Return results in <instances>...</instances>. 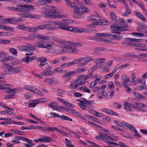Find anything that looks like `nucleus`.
I'll use <instances>...</instances> for the list:
<instances>
[{
    "mask_svg": "<svg viewBox=\"0 0 147 147\" xmlns=\"http://www.w3.org/2000/svg\"><path fill=\"white\" fill-rule=\"evenodd\" d=\"M110 35H111L107 33H105L104 34L97 33L95 34V35L96 36L104 37L109 36Z\"/></svg>",
    "mask_w": 147,
    "mask_h": 147,
    "instance_id": "obj_42",
    "label": "nucleus"
},
{
    "mask_svg": "<svg viewBox=\"0 0 147 147\" xmlns=\"http://www.w3.org/2000/svg\"><path fill=\"white\" fill-rule=\"evenodd\" d=\"M146 45L143 43H136V48H135L136 50H139L142 51H144Z\"/></svg>",
    "mask_w": 147,
    "mask_h": 147,
    "instance_id": "obj_20",
    "label": "nucleus"
},
{
    "mask_svg": "<svg viewBox=\"0 0 147 147\" xmlns=\"http://www.w3.org/2000/svg\"><path fill=\"white\" fill-rule=\"evenodd\" d=\"M125 126L128 128L131 131H136V129L134 127L131 125L127 123H125Z\"/></svg>",
    "mask_w": 147,
    "mask_h": 147,
    "instance_id": "obj_31",
    "label": "nucleus"
},
{
    "mask_svg": "<svg viewBox=\"0 0 147 147\" xmlns=\"http://www.w3.org/2000/svg\"><path fill=\"white\" fill-rule=\"evenodd\" d=\"M10 87L11 85L9 84H0V90L8 89Z\"/></svg>",
    "mask_w": 147,
    "mask_h": 147,
    "instance_id": "obj_38",
    "label": "nucleus"
},
{
    "mask_svg": "<svg viewBox=\"0 0 147 147\" xmlns=\"http://www.w3.org/2000/svg\"><path fill=\"white\" fill-rule=\"evenodd\" d=\"M121 78L124 81L129 82V78L128 76L124 75L121 76Z\"/></svg>",
    "mask_w": 147,
    "mask_h": 147,
    "instance_id": "obj_63",
    "label": "nucleus"
},
{
    "mask_svg": "<svg viewBox=\"0 0 147 147\" xmlns=\"http://www.w3.org/2000/svg\"><path fill=\"white\" fill-rule=\"evenodd\" d=\"M126 39L131 42H143V39H136L131 38H128Z\"/></svg>",
    "mask_w": 147,
    "mask_h": 147,
    "instance_id": "obj_28",
    "label": "nucleus"
},
{
    "mask_svg": "<svg viewBox=\"0 0 147 147\" xmlns=\"http://www.w3.org/2000/svg\"><path fill=\"white\" fill-rule=\"evenodd\" d=\"M10 33L6 32H0V36H10L11 35Z\"/></svg>",
    "mask_w": 147,
    "mask_h": 147,
    "instance_id": "obj_49",
    "label": "nucleus"
},
{
    "mask_svg": "<svg viewBox=\"0 0 147 147\" xmlns=\"http://www.w3.org/2000/svg\"><path fill=\"white\" fill-rule=\"evenodd\" d=\"M13 57L11 56L6 57L5 53L0 51V62H5L8 61L12 60Z\"/></svg>",
    "mask_w": 147,
    "mask_h": 147,
    "instance_id": "obj_11",
    "label": "nucleus"
},
{
    "mask_svg": "<svg viewBox=\"0 0 147 147\" xmlns=\"http://www.w3.org/2000/svg\"><path fill=\"white\" fill-rule=\"evenodd\" d=\"M125 21L124 18L119 19L118 22L120 24L119 26L115 24H113L110 26V27L112 29L111 30V32L112 33H119V31H127L128 30V26L125 24Z\"/></svg>",
    "mask_w": 147,
    "mask_h": 147,
    "instance_id": "obj_2",
    "label": "nucleus"
},
{
    "mask_svg": "<svg viewBox=\"0 0 147 147\" xmlns=\"http://www.w3.org/2000/svg\"><path fill=\"white\" fill-rule=\"evenodd\" d=\"M106 59L104 58H98L95 60V62L97 64H100V63H103L105 61Z\"/></svg>",
    "mask_w": 147,
    "mask_h": 147,
    "instance_id": "obj_43",
    "label": "nucleus"
},
{
    "mask_svg": "<svg viewBox=\"0 0 147 147\" xmlns=\"http://www.w3.org/2000/svg\"><path fill=\"white\" fill-rule=\"evenodd\" d=\"M93 17L95 19V20H94V22L101 20V19L100 18V16L98 13L96 15H93Z\"/></svg>",
    "mask_w": 147,
    "mask_h": 147,
    "instance_id": "obj_53",
    "label": "nucleus"
},
{
    "mask_svg": "<svg viewBox=\"0 0 147 147\" xmlns=\"http://www.w3.org/2000/svg\"><path fill=\"white\" fill-rule=\"evenodd\" d=\"M80 6L83 13H86L89 11L88 9L82 3H81Z\"/></svg>",
    "mask_w": 147,
    "mask_h": 147,
    "instance_id": "obj_40",
    "label": "nucleus"
},
{
    "mask_svg": "<svg viewBox=\"0 0 147 147\" xmlns=\"http://www.w3.org/2000/svg\"><path fill=\"white\" fill-rule=\"evenodd\" d=\"M102 97H103V98H106V99L108 100V94L107 92H105V90H103L102 91Z\"/></svg>",
    "mask_w": 147,
    "mask_h": 147,
    "instance_id": "obj_62",
    "label": "nucleus"
},
{
    "mask_svg": "<svg viewBox=\"0 0 147 147\" xmlns=\"http://www.w3.org/2000/svg\"><path fill=\"white\" fill-rule=\"evenodd\" d=\"M54 72L50 70L45 71L40 73L41 75L43 76H52Z\"/></svg>",
    "mask_w": 147,
    "mask_h": 147,
    "instance_id": "obj_23",
    "label": "nucleus"
},
{
    "mask_svg": "<svg viewBox=\"0 0 147 147\" xmlns=\"http://www.w3.org/2000/svg\"><path fill=\"white\" fill-rule=\"evenodd\" d=\"M36 57L35 56H33L32 57L27 56L24 58L22 59V61H23L27 63H28L30 62L33 61L36 59Z\"/></svg>",
    "mask_w": 147,
    "mask_h": 147,
    "instance_id": "obj_19",
    "label": "nucleus"
},
{
    "mask_svg": "<svg viewBox=\"0 0 147 147\" xmlns=\"http://www.w3.org/2000/svg\"><path fill=\"white\" fill-rule=\"evenodd\" d=\"M69 46L63 47L62 48L63 52L73 54H77L79 51L76 47H80L82 46V44L80 43H76L74 42H69Z\"/></svg>",
    "mask_w": 147,
    "mask_h": 147,
    "instance_id": "obj_3",
    "label": "nucleus"
},
{
    "mask_svg": "<svg viewBox=\"0 0 147 147\" xmlns=\"http://www.w3.org/2000/svg\"><path fill=\"white\" fill-rule=\"evenodd\" d=\"M24 88L25 89L34 93L39 95L43 96V93L35 87L31 85H25L24 86Z\"/></svg>",
    "mask_w": 147,
    "mask_h": 147,
    "instance_id": "obj_6",
    "label": "nucleus"
},
{
    "mask_svg": "<svg viewBox=\"0 0 147 147\" xmlns=\"http://www.w3.org/2000/svg\"><path fill=\"white\" fill-rule=\"evenodd\" d=\"M76 100L78 102L80 103H79L78 105L81 109L84 110L89 111V109H93L94 108V107L90 105L88 106L86 105H84V104H83L84 100H82L80 99H77Z\"/></svg>",
    "mask_w": 147,
    "mask_h": 147,
    "instance_id": "obj_13",
    "label": "nucleus"
},
{
    "mask_svg": "<svg viewBox=\"0 0 147 147\" xmlns=\"http://www.w3.org/2000/svg\"><path fill=\"white\" fill-rule=\"evenodd\" d=\"M131 12V10L129 9H127L123 13L122 15L124 16H127L128 15L130 14Z\"/></svg>",
    "mask_w": 147,
    "mask_h": 147,
    "instance_id": "obj_64",
    "label": "nucleus"
},
{
    "mask_svg": "<svg viewBox=\"0 0 147 147\" xmlns=\"http://www.w3.org/2000/svg\"><path fill=\"white\" fill-rule=\"evenodd\" d=\"M83 3L86 5H89L90 6H93L94 4L90 0H83L82 1Z\"/></svg>",
    "mask_w": 147,
    "mask_h": 147,
    "instance_id": "obj_44",
    "label": "nucleus"
},
{
    "mask_svg": "<svg viewBox=\"0 0 147 147\" xmlns=\"http://www.w3.org/2000/svg\"><path fill=\"white\" fill-rule=\"evenodd\" d=\"M63 103L66 106H69L72 108H74L75 107L74 105L71 104L68 102H66L65 100L64 102Z\"/></svg>",
    "mask_w": 147,
    "mask_h": 147,
    "instance_id": "obj_61",
    "label": "nucleus"
},
{
    "mask_svg": "<svg viewBox=\"0 0 147 147\" xmlns=\"http://www.w3.org/2000/svg\"><path fill=\"white\" fill-rule=\"evenodd\" d=\"M101 111L105 113L111 115L115 116H118V114L117 113L107 108L101 109Z\"/></svg>",
    "mask_w": 147,
    "mask_h": 147,
    "instance_id": "obj_21",
    "label": "nucleus"
},
{
    "mask_svg": "<svg viewBox=\"0 0 147 147\" xmlns=\"http://www.w3.org/2000/svg\"><path fill=\"white\" fill-rule=\"evenodd\" d=\"M69 31H72L74 32H76L78 33H81L83 32H86L88 30H87L85 28H73L69 26Z\"/></svg>",
    "mask_w": 147,
    "mask_h": 147,
    "instance_id": "obj_15",
    "label": "nucleus"
},
{
    "mask_svg": "<svg viewBox=\"0 0 147 147\" xmlns=\"http://www.w3.org/2000/svg\"><path fill=\"white\" fill-rule=\"evenodd\" d=\"M27 27L23 26L22 25H18L17 26V28L24 30V31H27Z\"/></svg>",
    "mask_w": 147,
    "mask_h": 147,
    "instance_id": "obj_57",
    "label": "nucleus"
},
{
    "mask_svg": "<svg viewBox=\"0 0 147 147\" xmlns=\"http://www.w3.org/2000/svg\"><path fill=\"white\" fill-rule=\"evenodd\" d=\"M108 22L103 21H102L96 22L94 23H92L89 25V27L92 28H94L96 26H102L107 25L108 24Z\"/></svg>",
    "mask_w": 147,
    "mask_h": 147,
    "instance_id": "obj_17",
    "label": "nucleus"
},
{
    "mask_svg": "<svg viewBox=\"0 0 147 147\" xmlns=\"http://www.w3.org/2000/svg\"><path fill=\"white\" fill-rule=\"evenodd\" d=\"M102 134L101 135V139L104 142L109 144V142H110V141L108 140L107 138H108L109 136L107 135L102 133Z\"/></svg>",
    "mask_w": 147,
    "mask_h": 147,
    "instance_id": "obj_26",
    "label": "nucleus"
},
{
    "mask_svg": "<svg viewBox=\"0 0 147 147\" xmlns=\"http://www.w3.org/2000/svg\"><path fill=\"white\" fill-rule=\"evenodd\" d=\"M13 134H16V135H19L21 136L24 135L23 132L19 130H16L14 131V132Z\"/></svg>",
    "mask_w": 147,
    "mask_h": 147,
    "instance_id": "obj_58",
    "label": "nucleus"
},
{
    "mask_svg": "<svg viewBox=\"0 0 147 147\" xmlns=\"http://www.w3.org/2000/svg\"><path fill=\"white\" fill-rule=\"evenodd\" d=\"M134 95L138 99H140L143 100H146L147 99V97L146 96L137 92H134Z\"/></svg>",
    "mask_w": 147,
    "mask_h": 147,
    "instance_id": "obj_25",
    "label": "nucleus"
},
{
    "mask_svg": "<svg viewBox=\"0 0 147 147\" xmlns=\"http://www.w3.org/2000/svg\"><path fill=\"white\" fill-rule=\"evenodd\" d=\"M34 45L37 47L41 48H45L47 49H51L54 46L53 41L50 42L42 40L41 42L36 41L34 44Z\"/></svg>",
    "mask_w": 147,
    "mask_h": 147,
    "instance_id": "obj_4",
    "label": "nucleus"
},
{
    "mask_svg": "<svg viewBox=\"0 0 147 147\" xmlns=\"http://www.w3.org/2000/svg\"><path fill=\"white\" fill-rule=\"evenodd\" d=\"M57 95L60 96L62 97L63 96L61 95L62 94H65V91L61 89H58L57 90Z\"/></svg>",
    "mask_w": 147,
    "mask_h": 147,
    "instance_id": "obj_48",
    "label": "nucleus"
},
{
    "mask_svg": "<svg viewBox=\"0 0 147 147\" xmlns=\"http://www.w3.org/2000/svg\"><path fill=\"white\" fill-rule=\"evenodd\" d=\"M5 30H7L9 31L14 32L15 29L12 27H9L8 26H5Z\"/></svg>",
    "mask_w": 147,
    "mask_h": 147,
    "instance_id": "obj_59",
    "label": "nucleus"
},
{
    "mask_svg": "<svg viewBox=\"0 0 147 147\" xmlns=\"http://www.w3.org/2000/svg\"><path fill=\"white\" fill-rule=\"evenodd\" d=\"M41 137L33 140L36 143L38 142H44L49 143L52 141V138L49 137L45 136H40Z\"/></svg>",
    "mask_w": 147,
    "mask_h": 147,
    "instance_id": "obj_9",
    "label": "nucleus"
},
{
    "mask_svg": "<svg viewBox=\"0 0 147 147\" xmlns=\"http://www.w3.org/2000/svg\"><path fill=\"white\" fill-rule=\"evenodd\" d=\"M92 109H90L89 111H88V112H90V113H94V115L97 117H103V115L101 113H99L95 111L92 110Z\"/></svg>",
    "mask_w": 147,
    "mask_h": 147,
    "instance_id": "obj_24",
    "label": "nucleus"
},
{
    "mask_svg": "<svg viewBox=\"0 0 147 147\" xmlns=\"http://www.w3.org/2000/svg\"><path fill=\"white\" fill-rule=\"evenodd\" d=\"M45 29L44 24L36 26L34 28L27 27V31L31 32H37L38 30Z\"/></svg>",
    "mask_w": 147,
    "mask_h": 147,
    "instance_id": "obj_12",
    "label": "nucleus"
},
{
    "mask_svg": "<svg viewBox=\"0 0 147 147\" xmlns=\"http://www.w3.org/2000/svg\"><path fill=\"white\" fill-rule=\"evenodd\" d=\"M61 22L58 21H50L44 24V25L45 28H50L51 26L54 25H57L59 26Z\"/></svg>",
    "mask_w": 147,
    "mask_h": 147,
    "instance_id": "obj_18",
    "label": "nucleus"
},
{
    "mask_svg": "<svg viewBox=\"0 0 147 147\" xmlns=\"http://www.w3.org/2000/svg\"><path fill=\"white\" fill-rule=\"evenodd\" d=\"M9 51L13 55H16L17 54V50L14 48H9Z\"/></svg>",
    "mask_w": 147,
    "mask_h": 147,
    "instance_id": "obj_55",
    "label": "nucleus"
},
{
    "mask_svg": "<svg viewBox=\"0 0 147 147\" xmlns=\"http://www.w3.org/2000/svg\"><path fill=\"white\" fill-rule=\"evenodd\" d=\"M82 61V58H80L78 59H75V60L73 61L74 65H76L80 63V62Z\"/></svg>",
    "mask_w": 147,
    "mask_h": 147,
    "instance_id": "obj_56",
    "label": "nucleus"
},
{
    "mask_svg": "<svg viewBox=\"0 0 147 147\" xmlns=\"http://www.w3.org/2000/svg\"><path fill=\"white\" fill-rule=\"evenodd\" d=\"M67 5L69 6H71L76 11V13L79 12V8L78 7L77 5L75 3H72L70 0H64Z\"/></svg>",
    "mask_w": 147,
    "mask_h": 147,
    "instance_id": "obj_14",
    "label": "nucleus"
},
{
    "mask_svg": "<svg viewBox=\"0 0 147 147\" xmlns=\"http://www.w3.org/2000/svg\"><path fill=\"white\" fill-rule=\"evenodd\" d=\"M136 105L138 107H140L144 108L146 107V105L143 103H142L137 102H136Z\"/></svg>",
    "mask_w": 147,
    "mask_h": 147,
    "instance_id": "obj_60",
    "label": "nucleus"
},
{
    "mask_svg": "<svg viewBox=\"0 0 147 147\" xmlns=\"http://www.w3.org/2000/svg\"><path fill=\"white\" fill-rule=\"evenodd\" d=\"M44 81L46 83H48L50 85H53V82L51 78H46L45 80Z\"/></svg>",
    "mask_w": 147,
    "mask_h": 147,
    "instance_id": "obj_50",
    "label": "nucleus"
},
{
    "mask_svg": "<svg viewBox=\"0 0 147 147\" xmlns=\"http://www.w3.org/2000/svg\"><path fill=\"white\" fill-rule=\"evenodd\" d=\"M135 15L138 17L143 22H146V19L141 13L136 11H134Z\"/></svg>",
    "mask_w": 147,
    "mask_h": 147,
    "instance_id": "obj_22",
    "label": "nucleus"
},
{
    "mask_svg": "<svg viewBox=\"0 0 147 147\" xmlns=\"http://www.w3.org/2000/svg\"><path fill=\"white\" fill-rule=\"evenodd\" d=\"M123 106L124 109L129 108V107L131 108H134L135 106L133 104L128 102L127 101H125L123 104Z\"/></svg>",
    "mask_w": 147,
    "mask_h": 147,
    "instance_id": "obj_27",
    "label": "nucleus"
},
{
    "mask_svg": "<svg viewBox=\"0 0 147 147\" xmlns=\"http://www.w3.org/2000/svg\"><path fill=\"white\" fill-rule=\"evenodd\" d=\"M22 66H18L13 67L15 74L18 73L22 70Z\"/></svg>",
    "mask_w": 147,
    "mask_h": 147,
    "instance_id": "obj_35",
    "label": "nucleus"
},
{
    "mask_svg": "<svg viewBox=\"0 0 147 147\" xmlns=\"http://www.w3.org/2000/svg\"><path fill=\"white\" fill-rule=\"evenodd\" d=\"M45 10V12L41 13L42 15L45 17H49L53 18H66L67 16V15L52 14L58 13V12L57 10V8L55 6H47Z\"/></svg>",
    "mask_w": 147,
    "mask_h": 147,
    "instance_id": "obj_1",
    "label": "nucleus"
},
{
    "mask_svg": "<svg viewBox=\"0 0 147 147\" xmlns=\"http://www.w3.org/2000/svg\"><path fill=\"white\" fill-rule=\"evenodd\" d=\"M48 106L54 110H57L58 108L57 106L56 102H52L49 104Z\"/></svg>",
    "mask_w": 147,
    "mask_h": 147,
    "instance_id": "obj_29",
    "label": "nucleus"
},
{
    "mask_svg": "<svg viewBox=\"0 0 147 147\" xmlns=\"http://www.w3.org/2000/svg\"><path fill=\"white\" fill-rule=\"evenodd\" d=\"M47 127H48V128H47V131H50L52 132H53L54 131H56L57 132H58L59 131V129L58 128L53 127H49L48 125H47L46 126Z\"/></svg>",
    "mask_w": 147,
    "mask_h": 147,
    "instance_id": "obj_37",
    "label": "nucleus"
},
{
    "mask_svg": "<svg viewBox=\"0 0 147 147\" xmlns=\"http://www.w3.org/2000/svg\"><path fill=\"white\" fill-rule=\"evenodd\" d=\"M17 48L18 49L21 51H25L29 53L26 54V55H31L32 54V53L34 51V49L30 44H28L26 45H20L18 46Z\"/></svg>",
    "mask_w": 147,
    "mask_h": 147,
    "instance_id": "obj_5",
    "label": "nucleus"
},
{
    "mask_svg": "<svg viewBox=\"0 0 147 147\" xmlns=\"http://www.w3.org/2000/svg\"><path fill=\"white\" fill-rule=\"evenodd\" d=\"M67 131H68L70 134H74L76 137L77 138H80L81 137L80 135H79L78 134L75 132L74 131H71L70 129H68L67 130Z\"/></svg>",
    "mask_w": 147,
    "mask_h": 147,
    "instance_id": "obj_51",
    "label": "nucleus"
},
{
    "mask_svg": "<svg viewBox=\"0 0 147 147\" xmlns=\"http://www.w3.org/2000/svg\"><path fill=\"white\" fill-rule=\"evenodd\" d=\"M11 43V41L7 40H0V43L4 44H9Z\"/></svg>",
    "mask_w": 147,
    "mask_h": 147,
    "instance_id": "obj_54",
    "label": "nucleus"
},
{
    "mask_svg": "<svg viewBox=\"0 0 147 147\" xmlns=\"http://www.w3.org/2000/svg\"><path fill=\"white\" fill-rule=\"evenodd\" d=\"M112 36L113 39L117 40H120L123 38L122 36L119 34L113 35Z\"/></svg>",
    "mask_w": 147,
    "mask_h": 147,
    "instance_id": "obj_41",
    "label": "nucleus"
},
{
    "mask_svg": "<svg viewBox=\"0 0 147 147\" xmlns=\"http://www.w3.org/2000/svg\"><path fill=\"white\" fill-rule=\"evenodd\" d=\"M87 70V68L86 67H83L82 68H78L76 69V71L77 74H80L83 72L86 71Z\"/></svg>",
    "mask_w": 147,
    "mask_h": 147,
    "instance_id": "obj_34",
    "label": "nucleus"
},
{
    "mask_svg": "<svg viewBox=\"0 0 147 147\" xmlns=\"http://www.w3.org/2000/svg\"><path fill=\"white\" fill-rule=\"evenodd\" d=\"M132 34L138 37H142L144 36V35L142 33L133 32Z\"/></svg>",
    "mask_w": 147,
    "mask_h": 147,
    "instance_id": "obj_46",
    "label": "nucleus"
},
{
    "mask_svg": "<svg viewBox=\"0 0 147 147\" xmlns=\"http://www.w3.org/2000/svg\"><path fill=\"white\" fill-rule=\"evenodd\" d=\"M114 107L117 109H120L121 108L122 106L119 102H115L113 103Z\"/></svg>",
    "mask_w": 147,
    "mask_h": 147,
    "instance_id": "obj_52",
    "label": "nucleus"
},
{
    "mask_svg": "<svg viewBox=\"0 0 147 147\" xmlns=\"http://www.w3.org/2000/svg\"><path fill=\"white\" fill-rule=\"evenodd\" d=\"M110 18L112 21H115L116 19V16L114 13L113 12H111L110 13Z\"/></svg>",
    "mask_w": 147,
    "mask_h": 147,
    "instance_id": "obj_47",
    "label": "nucleus"
},
{
    "mask_svg": "<svg viewBox=\"0 0 147 147\" xmlns=\"http://www.w3.org/2000/svg\"><path fill=\"white\" fill-rule=\"evenodd\" d=\"M5 73L7 74H15L13 67L9 68L6 69Z\"/></svg>",
    "mask_w": 147,
    "mask_h": 147,
    "instance_id": "obj_36",
    "label": "nucleus"
},
{
    "mask_svg": "<svg viewBox=\"0 0 147 147\" xmlns=\"http://www.w3.org/2000/svg\"><path fill=\"white\" fill-rule=\"evenodd\" d=\"M82 61H85L87 64L89 62L93 60V58L90 57H82Z\"/></svg>",
    "mask_w": 147,
    "mask_h": 147,
    "instance_id": "obj_32",
    "label": "nucleus"
},
{
    "mask_svg": "<svg viewBox=\"0 0 147 147\" xmlns=\"http://www.w3.org/2000/svg\"><path fill=\"white\" fill-rule=\"evenodd\" d=\"M50 115L51 116V117L59 118L63 120H68L70 121H72V120L69 117L63 115L60 116L58 114L55 113H50Z\"/></svg>",
    "mask_w": 147,
    "mask_h": 147,
    "instance_id": "obj_10",
    "label": "nucleus"
},
{
    "mask_svg": "<svg viewBox=\"0 0 147 147\" xmlns=\"http://www.w3.org/2000/svg\"><path fill=\"white\" fill-rule=\"evenodd\" d=\"M37 104V103L36 102V100L34 99L30 101L28 106L29 107L31 108L35 107Z\"/></svg>",
    "mask_w": 147,
    "mask_h": 147,
    "instance_id": "obj_33",
    "label": "nucleus"
},
{
    "mask_svg": "<svg viewBox=\"0 0 147 147\" xmlns=\"http://www.w3.org/2000/svg\"><path fill=\"white\" fill-rule=\"evenodd\" d=\"M80 118L83 119L86 123L87 121V119L92 118V116L89 115H85L84 116L82 115Z\"/></svg>",
    "mask_w": 147,
    "mask_h": 147,
    "instance_id": "obj_30",
    "label": "nucleus"
},
{
    "mask_svg": "<svg viewBox=\"0 0 147 147\" xmlns=\"http://www.w3.org/2000/svg\"><path fill=\"white\" fill-rule=\"evenodd\" d=\"M32 37L37 38L38 40L42 39L44 40H49L51 39L49 36L39 34H35L33 35Z\"/></svg>",
    "mask_w": 147,
    "mask_h": 147,
    "instance_id": "obj_16",
    "label": "nucleus"
},
{
    "mask_svg": "<svg viewBox=\"0 0 147 147\" xmlns=\"http://www.w3.org/2000/svg\"><path fill=\"white\" fill-rule=\"evenodd\" d=\"M66 146L68 147H74V146L71 144V141L67 138H65Z\"/></svg>",
    "mask_w": 147,
    "mask_h": 147,
    "instance_id": "obj_45",
    "label": "nucleus"
},
{
    "mask_svg": "<svg viewBox=\"0 0 147 147\" xmlns=\"http://www.w3.org/2000/svg\"><path fill=\"white\" fill-rule=\"evenodd\" d=\"M17 7V12L26 13L27 9H33L34 6L31 5H23L17 4L16 5Z\"/></svg>",
    "mask_w": 147,
    "mask_h": 147,
    "instance_id": "obj_7",
    "label": "nucleus"
},
{
    "mask_svg": "<svg viewBox=\"0 0 147 147\" xmlns=\"http://www.w3.org/2000/svg\"><path fill=\"white\" fill-rule=\"evenodd\" d=\"M114 123L117 125L121 127H123L125 126V123L124 122H120L119 121L115 120L114 121Z\"/></svg>",
    "mask_w": 147,
    "mask_h": 147,
    "instance_id": "obj_39",
    "label": "nucleus"
},
{
    "mask_svg": "<svg viewBox=\"0 0 147 147\" xmlns=\"http://www.w3.org/2000/svg\"><path fill=\"white\" fill-rule=\"evenodd\" d=\"M69 26H67L66 24L63 22H61L59 26H52L47 29L48 30H53L58 29L68 30H69Z\"/></svg>",
    "mask_w": 147,
    "mask_h": 147,
    "instance_id": "obj_8",
    "label": "nucleus"
}]
</instances>
